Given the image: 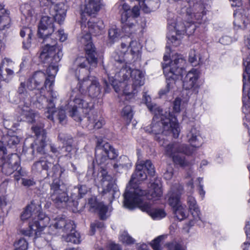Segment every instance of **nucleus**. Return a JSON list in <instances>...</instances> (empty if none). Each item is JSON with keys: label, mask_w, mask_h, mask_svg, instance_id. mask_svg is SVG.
<instances>
[{"label": "nucleus", "mask_w": 250, "mask_h": 250, "mask_svg": "<svg viewBox=\"0 0 250 250\" xmlns=\"http://www.w3.org/2000/svg\"><path fill=\"white\" fill-rule=\"evenodd\" d=\"M234 20L233 24L236 29H241L243 30L250 29V23L248 19V14H243L241 9H236L234 14Z\"/></svg>", "instance_id": "5701e85b"}, {"label": "nucleus", "mask_w": 250, "mask_h": 250, "mask_svg": "<svg viewBox=\"0 0 250 250\" xmlns=\"http://www.w3.org/2000/svg\"><path fill=\"white\" fill-rule=\"evenodd\" d=\"M49 147L51 151L58 158H60L62 155H60V148L57 147L54 144H50L49 145Z\"/></svg>", "instance_id": "052dcab7"}, {"label": "nucleus", "mask_w": 250, "mask_h": 250, "mask_svg": "<svg viewBox=\"0 0 250 250\" xmlns=\"http://www.w3.org/2000/svg\"><path fill=\"white\" fill-rule=\"evenodd\" d=\"M188 204L189 209L191 213L192 216L195 220H200V212L197 205L195 198L192 196H189L188 198Z\"/></svg>", "instance_id": "ea45409f"}, {"label": "nucleus", "mask_w": 250, "mask_h": 250, "mask_svg": "<svg viewBox=\"0 0 250 250\" xmlns=\"http://www.w3.org/2000/svg\"><path fill=\"white\" fill-rule=\"evenodd\" d=\"M79 198H82L87 192V189L85 186H81L78 188Z\"/></svg>", "instance_id": "69168bd1"}, {"label": "nucleus", "mask_w": 250, "mask_h": 250, "mask_svg": "<svg viewBox=\"0 0 250 250\" xmlns=\"http://www.w3.org/2000/svg\"><path fill=\"white\" fill-rule=\"evenodd\" d=\"M193 152V149H190L187 145L178 143L169 144L165 148L167 155L172 158L174 164L182 167L188 165L184 155H190Z\"/></svg>", "instance_id": "9d476101"}, {"label": "nucleus", "mask_w": 250, "mask_h": 250, "mask_svg": "<svg viewBox=\"0 0 250 250\" xmlns=\"http://www.w3.org/2000/svg\"><path fill=\"white\" fill-rule=\"evenodd\" d=\"M182 191L183 187L178 186L171 188L167 194L168 204L173 208L181 204L180 198Z\"/></svg>", "instance_id": "bb28decb"}, {"label": "nucleus", "mask_w": 250, "mask_h": 250, "mask_svg": "<svg viewBox=\"0 0 250 250\" xmlns=\"http://www.w3.org/2000/svg\"><path fill=\"white\" fill-rule=\"evenodd\" d=\"M49 227L51 229H62V231L65 233V232H67L68 230L73 231L74 223L71 220H67L62 217H58L52 221Z\"/></svg>", "instance_id": "a878e982"}, {"label": "nucleus", "mask_w": 250, "mask_h": 250, "mask_svg": "<svg viewBox=\"0 0 250 250\" xmlns=\"http://www.w3.org/2000/svg\"><path fill=\"white\" fill-rule=\"evenodd\" d=\"M50 198L58 208L65 206L69 200V197L64 185L60 184L57 180L53 181L50 186Z\"/></svg>", "instance_id": "9b49d317"}, {"label": "nucleus", "mask_w": 250, "mask_h": 250, "mask_svg": "<svg viewBox=\"0 0 250 250\" xmlns=\"http://www.w3.org/2000/svg\"><path fill=\"white\" fill-rule=\"evenodd\" d=\"M25 84L24 83H21L18 89V93L20 95V98L27 99V101L28 102H26V105L22 106L19 105L18 108V111L20 114L21 116L22 117L21 120L25 121L28 123H33L35 122L39 118V115L37 112L31 109L29 105L31 103L35 102L34 97H32L31 95L34 93L33 92L31 91L28 93L25 88Z\"/></svg>", "instance_id": "1a4fd4ad"}, {"label": "nucleus", "mask_w": 250, "mask_h": 250, "mask_svg": "<svg viewBox=\"0 0 250 250\" xmlns=\"http://www.w3.org/2000/svg\"><path fill=\"white\" fill-rule=\"evenodd\" d=\"M43 101L48 102V104L47 106V111L45 112V115L47 119L53 121V114L54 112L55 109V104L53 102V100H51L48 101V100H46L44 96L42 95V94L40 95V96H39L36 97L35 102H36L37 103L40 104V103L42 102Z\"/></svg>", "instance_id": "72a5a7b5"}, {"label": "nucleus", "mask_w": 250, "mask_h": 250, "mask_svg": "<svg viewBox=\"0 0 250 250\" xmlns=\"http://www.w3.org/2000/svg\"><path fill=\"white\" fill-rule=\"evenodd\" d=\"M188 142L190 143V149L194 150V148L199 147L202 142L200 140L201 137L199 136V132L195 128L192 127L187 134Z\"/></svg>", "instance_id": "7c9ffc66"}, {"label": "nucleus", "mask_w": 250, "mask_h": 250, "mask_svg": "<svg viewBox=\"0 0 250 250\" xmlns=\"http://www.w3.org/2000/svg\"><path fill=\"white\" fill-rule=\"evenodd\" d=\"M93 200H91L89 202L91 209H93V211H97L99 213L100 218L104 220L106 218L105 214L107 211L108 208L103 203H98L95 200L92 202Z\"/></svg>", "instance_id": "e433bc0d"}, {"label": "nucleus", "mask_w": 250, "mask_h": 250, "mask_svg": "<svg viewBox=\"0 0 250 250\" xmlns=\"http://www.w3.org/2000/svg\"><path fill=\"white\" fill-rule=\"evenodd\" d=\"M130 37L129 36H125L122 38L121 48V51L122 53L125 54L128 48L130 47Z\"/></svg>", "instance_id": "3c124183"}, {"label": "nucleus", "mask_w": 250, "mask_h": 250, "mask_svg": "<svg viewBox=\"0 0 250 250\" xmlns=\"http://www.w3.org/2000/svg\"><path fill=\"white\" fill-rule=\"evenodd\" d=\"M72 143H68L66 144L65 146V151L66 154L64 156L67 158V159H71L74 156L76 152V150L74 148L72 145Z\"/></svg>", "instance_id": "603ef678"}, {"label": "nucleus", "mask_w": 250, "mask_h": 250, "mask_svg": "<svg viewBox=\"0 0 250 250\" xmlns=\"http://www.w3.org/2000/svg\"><path fill=\"white\" fill-rule=\"evenodd\" d=\"M119 239L123 243L127 245H131L135 242V240L125 231L122 232Z\"/></svg>", "instance_id": "09e8293b"}, {"label": "nucleus", "mask_w": 250, "mask_h": 250, "mask_svg": "<svg viewBox=\"0 0 250 250\" xmlns=\"http://www.w3.org/2000/svg\"><path fill=\"white\" fill-rule=\"evenodd\" d=\"M19 142L20 139L17 136L3 135L2 131L0 129V163L3 161V156L6 154V150L4 145H7L12 146L18 144Z\"/></svg>", "instance_id": "412c9836"}, {"label": "nucleus", "mask_w": 250, "mask_h": 250, "mask_svg": "<svg viewBox=\"0 0 250 250\" xmlns=\"http://www.w3.org/2000/svg\"><path fill=\"white\" fill-rule=\"evenodd\" d=\"M88 119L92 126L97 129L101 128L105 123L103 118L100 117L99 119L98 116L95 114L89 117Z\"/></svg>", "instance_id": "c03bdc74"}, {"label": "nucleus", "mask_w": 250, "mask_h": 250, "mask_svg": "<svg viewBox=\"0 0 250 250\" xmlns=\"http://www.w3.org/2000/svg\"><path fill=\"white\" fill-rule=\"evenodd\" d=\"M118 156L117 151L110 146V165L113 167L112 171L115 176L117 173L122 172L123 168L127 169L131 167V163L126 157H121L119 159L116 160Z\"/></svg>", "instance_id": "f3484780"}, {"label": "nucleus", "mask_w": 250, "mask_h": 250, "mask_svg": "<svg viewBox=\"0 0 250 250\" xmlns=\"http://www.w3.org/2000/svg\"><path fill=\"white\" fill-rule=\"evenodd\" d=\"M78 88L81 94H87L92 98L97 97L101 92V87L97 79L92 76H88L79 81Z\"/></svg>", "instance_id": "ddd939ff"}, {"label": "nucleus", "mask_w": 250, "mask_h": 250, "mask_svg": "<svg viewBox=\"0 0 250 250\" xmlns=\"http://www.w3.org/2000/svg\"><path fill=\"white\" fill-rule=\"evenodd\" d=\"M85 32L82 33L79 40L81 44L84 45V50L86 57H79L74 61L71 70L75 73L76 77L79 80L82 74L87 72L86 67L88 63L93 66H96L97 63V59L96 57L95 48L91 42V35L86 30H83Z\"/></svg>", "instance_id": "39448f33"}, {"label": "nucleus", "mask_w": 250, "mask_h": 250, "mask_svg": "<svg viewBox=\"0 0 250 250\" xmlns=\"http://www.w3.org/2000/svg\"><path fill=\"white\" fill-rule=\"evenodd\" d=\"M180 99L176 98L173 103V110L175 112H179L180 111Z\"/></svg>", "instance_id": "0e129e2a"}, {"label": "nucleus", "mask_w": 250, "mask_h": 250, "mask_svg": "<svg viewBox=\"0 0 250 250\" xmlns=\"http://www.w3.org/2000/svg\"><path fill=\"white\" fill-rule=\"evenodd\" d=\"M46 79H50V77L46 78L44 73L41 71H36L27 80L26 87L29 91L36 90V97L39 96L42 94L44 90V85L41 88L40 87Z\"/></svg>", "instance_id": "a211bd4d"}, {"label": "nucleus", "mask_w": 250, "mask_h": 250, "mask_svg": "<svg viewBox=\"0 0 250 250\" xmlns=\"http://www.w3.org/2000/svg\"><path fill=\"white\" fill-rule=\"evenodd\" d=\"M75 226L74 225L73 231L68 230L67 232H65V234L64 233L62 235V238L66 242H71L74 244H79L80 243V234L75 230Z\"/></svg>", "instance_id": "58836bf2"}, {"label": "nucleus", "mask_w": 250, "mask_h": 250, "mask_svg": "<svg viewBox=\"0 0 250 250\" xmlns=\"http://www.w3.org/2000/svg\"><path fill=\"white\" fill-rule=\"evenodd\" d=\"M90 18L86 22L87 24L88 31L94 35L97 36L104 32V25L103 21Z\"/></svg>", "instance_id": "c85d7f7f"}, {"label": "nucleus", "mask_w": 250, "mask_h": 250, "mask_svg": "<svg viewBox=\"0 0 250 250\" xmlns=\"http://www.w3.org/2000/svg\"><path fill=\"white\" fill-rule=\"evenodd\" d=\"M58 139L64 144L72 143V138L70 136L62 133L59 134Z\"/></svg>", "instance_id": "4d7b16f0"}, {"label": "nucleus", "mask_w": 250, "mask_h": 250, "mask_svg": "<svg viewBox=\"0 0 250 250\" xmlns=\"http://www.w3.org/2000/svg\"><path fill=\"white\" fill-rule=\"evenodd\" d=\"M167 247L168 250H185L183 246L176 242L169 244Z\"/></svg>", "instance_id": "bf43d9fd"}, {"label": "nucleus", "mask_w": 250, "mask_h": 250, "mask_svg": "<svg viewBox=\"0 0 250 250\" xmlns=\"http://www.w3.org/2000/svg\"><path fill=\"white\" fill-rule=\"evenodd\" d=\"M149 188L148 192L140 189L142 191L145 192L143 194H142L141 193H140V194H136L134 192H132V193L130 194L129 193V196H130L129 198L130 200L134 197H136L138 200L139 198H141L142 199L143 202H146V201H145V198H147L148 200H156L160 198L162 195L163 192L161 189V185L160 183L155 182L151 184Z\"/></svg>", "instance_id": "6ab92c4d"}, {"label": "nucleus", "mask_w": 250, "mask_h": 250, "mask_svg": "<svg viewBox=\"0 0 250 250\" xmlns=\"http://www.w3.org/2000/svg\"><path fill=\"white\" fill-rule=\"evenodd\" d=\"M32 129L37 137L34 144L32 145L33 147L38 153L44 155V157H42L40 161L34 164L33 169L39 172L45 170L50 173H55L58 170L59 166L57 164H54L53 159L46 155L47 144L43 125H41L40 126H33Z\"/></svg>", "instance_id": "20e7f679"}, {"label": "nucleus", "mask_w": 250, "mask_h": 250, "mask_svg": "<svg viewBox=\"0 0 250 250\" xmlns=\"http://www.w3.org/2000/svg\"><path fill=\"white\" fill-rule=\"evenodd\" d=\"M198 78V71L196 69H192L183 80V88L186 90H194Z\"/></svg>", "instance_id": "393cba45"}, {"label": "nucleus", "mask_w": 250, "mask_h": 250, "mask_svg": "<svg viewBox=\"0 0 250 250\" xmlns=\"http://www.w3.org/2000/svg\"><path fill=\"white\" fill-rule=\"evenodd\" d=\"M53 21V19L48 16H44L42 18L38 27V34L39 37H43L46 33L54 32Z\"/></svg>", "instance_id": "b1692460"}, {"label": "nucleus", "mask_w": 250, "mask_h": 250, "mask_svg": "<svg viewBox=\"0 0 250 250\" xmlns=\"http://www.w3.org/2000/svg\"><path fill=\"white\" fill-rule=\"evenodd\" d=\"M57 116L61 124H64L66 123V116L64 109H59L57 111Z\"/></svg>", "instance_id": "6e6d98bb"}, {"label": "nucleus", "mask_w": 250, "mask_h": 250, "mask_svg": "<svg viewBox=\"0 0 250 250\" xmlns=\"http://www.w3.org/2000/svg\"><path fill=\"white\" fill-rule=\"evenodd\" d=\"M131 78L133 81L132 88L133 90L144 84V76L143 72L140 70H133Z\"/></svg>", "instance_id": "f704fd0d"}, {"label": "nucleus", "mask_w": 250, "mask_h": 250, "mask_svg": "<svg viewBox=\"0 0 250 250\" xmlns=\"http://www.w3.org/2000/svg\"><path fill=\"white\" fill-rule=\"evenodd\" d=\"M128 187H127L125 192L124 193V206L129 209H133L136 206H137L142 211L146 212L154 219H160L166 216V213L163 209L153 208L151 207V205L147 202H143L142 199L139 198L138 200L136 197H134L131 200L129 194L134 192L135 194H140L141 193L143 194L145 192L142 191L140 188H130L127 189Z\"/></svg>", "instance_id": "423d86ee"}, {"label": "nucleus", "mask_w": 250, "mask_h": 250, "mask_svg": "<svg viewBox=\"0 0 250 250\" xmlns=\"http://www.w3.org/2000/svg\"><path fill=\"white\" fill-rule=\"evenodd\" d=\"M9 15V11L4 8V5L0 4V30L9 27L10 22Z\"/></svg>", "instance_id": "c9c22d12"}, {"label": "nucleus", "mask_w": 250, "mask_h": 250, "mask_svg": "<svg viewBox=\"0 0 250 250\" xmlns=\"http://www.w3.org/2000/svg\"><path fill=\"white\" fill-rule=\"evenodd\" d=\"M46 74L47 75L48 77H50V79H46L44 83V88H46L47 86L49 87V90L50 92V94H51L52 92V90L51 89V86L53 84L54 82V78L55 76H49V75L46 72Z\"/></svg>", "instance_id": "13d9d810"}, {"label": "nucleus", "mask_w": 250, "mask_h": 250, "mask_svg": "<svg viewBox=\"0 0 250 250\" xmlns=\"http://www.w3.org/2000/svg\"><path fill=\"white\" fill-rule=\"evenodd\" d=\"M121 115L123 118L126 120L127 123H129L133 116L132 107L130 105H127L122 109Z\"/></svg>", "instance_id": "49530a36"}, {"label": "nucleus", "mask_w": 250, "mask_h": 250, "mask_svg": "<svg viewBox=\"0 0 250 250\" xmlns=\"http://www.w3.org/2000/svg\"><path fill=\"white\" fill-rule=\"evenodd\" d=\"M219 42L223 45H228L231 43L232 39L228 36H224L220 39Z\"/></svg>", "instance_id": "680f3d73"}, {"label": "nucleus", "mask_w": 250, "mask_h": 250, "mask_svg": "<svg viewBox=\"0 0 250 250\" xmlns=\"http://www.w3.org/2000/svg\"><path fill=\"white\" fill-rule=\"evenodd\" d=\"M154 116L151 124L144 129L146 132L155 135V139L160 145L164 146L166 141L165 136L172 134L174 138H177L180 131L179 125L176 119L173 117L169 112L163 114L162 110L153 113Z\"/></svg>", "instance_id": "f257e3e1"}, {"label": "nucleus", "mask_w": 250, "mask_h": 250, "mask_svg": "<svg viewBox=\"0 0 250 250\" xmlns=\"http://www.w3.org/2000/svg\"><path fill=\"white\" fill-rule=\"evenodd\" d=\"M163 238V236H159L152 241L151 245L154 250H162L159 245V243Z\"/></svg>", "instance_id": "5fc2aeb1"}, {"label": "nucleus", "mask_w": 250, "mask_h": 250, "mask_svg": "<svg viewBox=\"0 0 250 250\" xmlns=\"http://www.w3.org/2000/svg\"><path fill=\"white\" fill-rule=\"evenodd\" d=\"M22 184L24 186L30 187L34 185L35 182L32 180L24 178L22 179Z\"/></svg>", "instance_id": "774afa93"}, {"label": "nucleus", "mask_w": 250, "mask_h": 250, "mask_svg": "<svg viewBox=\"0 0 250 250\" xmlns=\"http://www.w3.org/2000/svg\"><path fill=\"white\" fill-rule=\"evenodd\" d=\"M173 211L175 217L179 221H182L187 217L186 206L182 204L173 208Z\"/></svg>", "instance_id": "37998d69"}, {"label": "nucleus", "mask_w": 250, "mask_h": 250, "mask_svg": "<svg viewBox=\"0 0 250 250\" xmlns=\"http://www.w3.org/2000/svg\"><path fill=\"white\" fill-rule=\"evenodd\" d=\"M102 0H85L84 8L82 9L81 27L86 28V22L90 17H95L101 8Z\"/></svg>", "instance_id": "4468645a"}, {"label": "nucleus", "mask_w": 250, "mask_h": 250, "mask_svg": "<svg viewBox=\"0 0 250 250\" xmlns=\"http://www.w3.org/2000/svg\"><path fill=\"white\" fill-rule=\"evenodd\" d=\"M201 59L200 57L197 56L194 50H190L189 53L188 61L193 66H196L202 62Z\"/></svg>", "instance_id": "de8ad7c7"}, {"label": "nucleus", "mask_w": 250, "mask_h": 250, "mask_svg": "<svg viewBox=\"0 0 250 250\" xmlns=\"http://www.w3.org/2000/svg\"><path fill=\"white\" fill-rule=\"evenodd\" d=\"M55 33H57L56 37H59V40L61 42H64L67 39V36L64 33L63 30H59Z\"/></svg>", "instance_id": "e2e57ef3"}, {"label": "nucleus", "mask_w": 250, "mask_h": 250, "mask_svg": "<svg viewBox=\"0 0 250 250\" xmlns=\"http://www.w3.org/2000/svg\"><path fill=\"white\" fill-rule=\"evenodd\" d=\"M141 9L146 13L155 11L160 5V0H142L138 2Z\"/></svg>", "instance_id": "2f4dec72"}, {"label": "nucleus", "mask_w": 250, "mask_h": 250, "mask_svg": "<svg viewBox=\"0 0 250 250\" xmlns=\"http://www.w3.org/2000/svg\"><path fill=\"white\" fill-rule=\"evenodd\" d=\"M131 17L128 19L127 22H125V24L124 26V29L125 33L131 34L134 30L135 25L132 23H130L129 21L131 19L137 18L140 15V9L138 6L135 5L131 10Z\"/></svg>", "instance_id": "473e14b6"}, {"label": "nucleus", "mask_w": 250, "mask_h": 250, "mask_svg": "<svg viewBox=\"0 0 250 250\" xmlns=\"http://www.w3.org/2000/svg\"><path fill=\"white\" fill-rule=\"evenodd\" d=\"M188 5V7L187 8V14L190 19L188 21L190 23L197 22L198 23H204L207 20L206 16V12L204 11V7L203 5L200 3H193L191 7V2H185Z\"/></svg>", "instance_id": "dca6fc26"}, {"label": "nucleus", "mask_w": 250, "mask_h": 250, "mask_svg": "<svg viewBox=\"0 0 250 250\" xmlns=\"http://www.w3.org/2000/svg\"><path fill=\"white\" fill-rule=\"evenodd\" d=\"M168 28L169 32L167 38L168 40V43H171L174 46H178L180 43L181 35L187 33L188 35L192 34L194 32L196 26L193 23H190L189 21L184 23L180 18L177 19L176 21H168Z\"/></svg>", "instance_id": "6e6552de"}, {"label": "nucleus", "mask_w": 250, "mask_h": 250, "mask_svg": "<svg viewBox=\"0 0 250 250\" xmlns=\"http://www.w3.org/2000/svg\"><path fill=\"white\" fill-rule=\"evenodd\" d=\"M40 205L34 201L27 205L21 215L22 221H29V229H22L20 230L24 235L31 236L35 235L37 238L41 235L43 229L49 224L50 218L41 211Z\"/></svg>", "instance_id": "f03ea898"}, {"label": "nucleus", "mask_w": 250, "mask_h": 250, "mask_svg": "<svg viewBox=\"0 0 250 250\" xmlns=\"http://www.w3.org/2000/svg\"><path fill=\"white\" fill-rule=\"evenodd\" d=\"M121 11H123L121 14V21L122 23L126 22L128 19L131 17L130 6L126 3H124L122 6Z\"/></svg>", "instance_id": "a18cd8bd"}, {"label": "nucleus", "mask_w": 250, "mask_h": 250, "mask_svg": "<svg viewBox=\"0 0 250 250\" xmlns=\"http://www.w3.org/2000/svg\"><path fill=\"white\" fill-rule=\"evenodd\" d=\"M130 51L132 54H135L139 52V49L140 48V45L138 42L134 40H132V38H130Z\"/></svg>", "instance_id": "864d4df0"}, {"label": "nucleus", "mask_w": 250, "mask_h": 250, "mask_svg": "<svg viewBox=\"0 0 250 250\" xmlns=\"http://www.w3.org/2000/svg\"><path fill=\"white\" fill-rule=\"evenodd\" d=\"M185 63V60L181 55H175L172 57L169 66L164 67V73L165 75L167 82L166 87L159 91L161 96L166 94L169 90L173 88L175 85L176 81L181 76L183 72V67Z\"/></svg>", "instance_id": "0eeeda50"}, {"label": "nucleus", "mask_w": 250, "mask_h": 250, "mask_svg": "<svg viewBox=\"0 0 250 250\" xmlns=\"http://www.w3.org/2000/svg\"><path fill=\"white\" fill-rule=\"evenodd\" d=\"M89 100V98L84 97L82 95H79L75 97L73 101L74 105L71 104L70 106H73V107L69 110L70 115L75 121L77 122L82 121V117L79 114L80 112L78 111L77 108L80 109L87 110L93 107V104L90 102Z\"/></svg>", "instance_id": "2eb2a0df"}, {"label": "nucleus", "mask_w": 250, "mask_h": 250, "mask_svg": "<svg viewBox=\"0 0 250 250\" xmlns=\"http://www.w3.org/2000/svg\"><path fill=\"white\" fill-rule=\"evenodd\" d=\"M98 147L102 150L104 151L106 155H108L109 144L108 143L103 144L102 146H99Z\"/></svg>", "instance_id": "338daca9"}, {"label": "nucleus", "mask_w": 250, "mask_h": 250, "mask_svg": "<svg viewBox=\"0 0 250 250\" xmlns=\"http://www.w3.org/2000/svg\"><path fill=\"white\" fill-rule=\"evenodd\" d=\"M57 33H46L43 37L44 46L40 56L41 61L48 65L47 73L49 76H54L58 71V62L61 61L63 53L62 49L57 45Z\"/></svg>", "instance_id": "7ed1b4c3"}, {"label": "nucleus", "mask_w": 250, "mask_h": 250, "mask_svg": "<svg viewBox=\"0 0 250 250\" xmlns=\"http://www.w3.org/2000/svg\"><path fill=\"white\" fill-rule=\"evenodd\" d=\"M246 42L248 48L250 49V35L248 37ZM243 65L245 67V72L243 73V90L244 91L247 85L250 84V53L244 59Z\"/></svg>", "instance_id": "cd10ccee"}, {"label": "nucleus", "mask_w": 250, "mask_h": 250, "mask_svg": "<svg viewBox=\"0 0 250 250\" xmlns=\"http://www.w3.org/2000/svg\"><path fill=\"white\" fill-rule=\"evenodd\" d=\"M132 71L130 68L128 66L123 67L119 72L118 74L116 75V77H121L120 80V87L123 91V93L125 96H129L133 92L129 91V86L127 84L126 81L129 79L130 77H131Z\"/></svg>", "instance_id": "4be33fe9"}, {"label": "nucleus", "mask_w": 250, "mask_h": 250, "mask_svg": "<svg viewBox=\"0 0 250 250\" xmlns=\"http://www.w3.org/2000/svg\"><path fill=\"white\" fill-rule=\"evenodd\" d=\"M2 160L3 161L0 163V167H1L2 172L6 175L11 174L14 171L18 170L20 167L16 154L11 155L7 160L4 155Z\"/></svg>", "instance_id": "aec40b11"}, {"label": "nucleus", "mask_w": 250, "mask_h": 250, "mask_svg": "<svg viewBox=\"0 0 250 250\" xmlns=\"http://www.w3.org/2000/svg\"><path fill=\"white\" fill-rule=\"evenodd\" d=\"M12 61L10 59L4 58L0 66V76L3 80L8 81L14 75V71L9 66L12 64Z\"/></svg>", "instance_id": "c756f323"}, {"label": "nucleus", "mask_w": 250, "mask_h": 250, "mask_svg": "<svg viewBox=\"0 0 250 250\" xmlns=\"http://www.w3.org/2000/svg\"><path fill=\"white\" fill-rule=\"evenodd\" d=\"M146 170L150 176L154 175L155 173L154 167L151 162L150 160L138 161L135 171L132 175L129 184H137L138 182L145 180L147 177Z\"/></svg>", "instance_id": "f8f14e48"}, {"label": "nucleus", "mask_w": 250, "mask_h": 250, "mask_svg": "<svg viewBox=\"0 0 250 250\" xmlns=\"http://www.w3.org/2000/svg\"><path fill=\"white\" fill-rule=\"evenodd\" d=\"M28 243L23 238L20 239L14 243L15 250H27Z\"/></svg>", "instance_id": "8fccbe9b"}, {"label": "nucleus", "mask_w": 250, "mask_h": 250, "mask_svg": "<svg viewBox=\"0 0 250 250\" xmlns=\"http://www.w3.org/2000/svg\"><path fill=\"white\" fill-rule=\"evenodd\" d=\"M142 100L151 112L155 113L158 112V110H161L157 104L151 103V99L146 92L144 93Z\"/></svg>", "instance_id": "a19ab883"}, {"label": "nucleus", "mask_w": 250, "mask_h": 250, "mask_svg": "<svg viewBox=\"0 0 250 250\" xmlns=\"http://www.w3.org/2000/svg\"><path fill=\"white\" fill-rule=\"evenodd\" d=\"M56 14L54 16L55 21L59 23L63 21L66 16V6L63 3L57 4L54 7Z\"/></svg>", "instance_id": "4c0bfd02"}, {"label": "nucleus", "mask_w": 250, "mask_h": 250, "mask_svg": "<svg viewBox=\"0 0 250 250\" xmlns=\"http://www.w3.org/2000/svg\"><path fill=\"white\" fill-rule=\"evenodd\" d=\"M27 35L28 37L26 41L23 42V44L24 48H28L30 47L31 42V37L32 35V30L30 27H23L20 32V35L22 38Z\"/></svg>", "instance_id": "79ce46f5"}]
</instances>
